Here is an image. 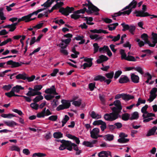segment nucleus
I'll use <instances>...</instances> for the list:
<instances>
[{
	"label": "nucleus",
	"instance_id": "nucleus-1",
	"mask_svg": "<svg viewBox=\"0 0 157 157\" xmlns=\"http://www.w3.org/2000/svg\"><path fill=\"white\" fill-rule=\"evenodd\" d=\"M62 144L59 147L60 150H63L65 149L69 151H72L73 149L75 151H78V146L71 141L62 140L61 141Z\"/></svg>",
	"mask_w": 157,
	"mask_h": 157
},
{
	"label": "nucleus",
	"instance_id": "nucleus-2",
	"mask_svg": "<svg viewBox=\"0 0 157 157\" xmlns=\"http://www.w3.org/2000/svg\"><path fill=\"white\" fill-rule=\"evenodd\" d=\"M119 117L121 118V115L114 112L109 113H106L104 116V118L105 120L110 121L116 120Z\"/></svg>",
	"mask_w": 157,
	"mask_h": 157
},
{
	"label": "nucleus",
	"instance_id": "nucleus-3",
	"mask_svg": "<svg viewBox=\"0 0 157 157\" xmlns=\"http://www.w3.org/2000/svg\"><path fill=\"white\" fill-rule=\"evenodd\" d=\"M146 9V6L145 5H142V10L138 11L135 10L134 14H136V16L137 17H145L150 15V14L147 12H145Z\"/></svg>",
	"mask_w": 157,
	"mask_h": 157
},
{
	"label": "nucleus",
	"instance_id": "nucleus-4",
	"mask_svg": "<svg viewBox=\"0 0 157 157\" xmlns=\"http://www.w3.org/2000/svg\"><path fill=\"white\" fill-rule=\"evenodd\" d=\"M113 104L116 107H113L111 108L112 111L119 114L122 109L121 101L119 100H116L113 102Z\"/></svg>",
	"mask_w": 157,
	"mask_h": 157
},
{
	"label": "nucleus",
	"instance_id": "nucleus-5",
	"mask_svg": "<svg viewBox=\"0 0 157 157\" xmlns=\"http://www.w3.org/2000/svg\"><path fill=\"white\" fill-rule=\"evenodd\" d=\"M74 8L72 7L67 6L65 8L64 7L61 8L59 10V12L65 16H67L69 13L74 11Z\"/></svg>",
	"mask_w": 157,
	"mask_h": 157
},
{
	"label": "nucleus",
	"instance_id": "nucleus-6",
	"mask_svg": "<svg viewBox=\"0 0 157 157\" xmlns=\"http://www.w3.org/2000/svg\"><path fill=\"white\" fill-rule=\"evenodd\" d=\"M122 98L123 99L125 100L128 101L131 99H133L134 98L133 96L128 94H118L116 95L115 97V99H118Z\"/></svg>",
	"mask_w": 157,
	"mask_h": 157
},
{
	"label": "nucleus",
	"instance_id": "nucleus-7",
	"mask_svg": "<svg viewBox=\"0 0 157 157\" xmlns=\"http://www.w3.org/2000/svg\"><path fill=\"white\" fill-rule=\"evenodd\" d=\"M88 3L87 6L88 7L89 10L86 11V12L88 14H91L92 13V11L97 12L98 11V8L94 5L90 1H87Z\"/></svg>",
	"mask_w": 157,
	"mask_h": 157
},
{
	"label": "nucleus",
	"instance_id": "nucleus-8",
	"mask_svg": "<svg viewBox=\"0 0 157 157\" xmlns=\"http://www.w3.org/2000/svg\"><path fill=\"white\" fill-rule=\"evenodd\" d=\"M21 62L19 63L18 62L13 61L12 60H10L6 62L7 65H11L12 68H15L19 67L21 65Z\"/></svg>",
	"mask_w": 157,
	"mask_h": 157
},
{
	"label": "nucleus",
	"instance_id": "nucleus-9",
	"mask_svg": "<svg viewBox=\"0 0 157 157\" xmlns=\"http://www.w3.org/2000/svg\"><path fill=\"white\" fill-rule=\"evenodd\" d=\"M91 137L94 139H97L98 137V129L95 128L93 129L90 132Z\"/></svg>",
	"mask_w": 157,
	"mask_h": 157
},
{
	"label": "nucleus",
	"instance_id": "nucleus-10",
	"mask_svg": "<svg viewBox=\"0 0 157 157\" xmlns=\"http://www.w3.org/2000/svg\"><path fill=\"white\" fill-rule=\"evenodd\" d=\"M129 82V79L125 75H122L119 79V82L120 83H126Z\"/></svg>",
	"mask_w": 157,
	"mask_h": 157
},
{
	"label": "nucleus",
	"instance_id": "nucleus-11",
	"mask_svg": "<svg viewBox=\"0 0 157 157\" xmlns=\"http://www.w3.org/2000/svg\"><path fill=\"white\" fill-rule=\"evenodd\" d=\"M99 81L101 82H104L107 85L109 84L112 81L111 79H107L105 77L100 75H99Z\"/></svg>",
	"mask_w": 157,
	"mask_h": 157
},
{
	"label": "nucleus",
	"instance_id": "nucleus-12",
	"mask_svg": "<svg viewBox=\"0 0 157 157\" xmlns=\"http://www.w3.org/2000/svg\"><path fill=\"white\" fill-rule=\"evenodd\" d=\"M131 79L132 81L134 83H138L139 82V76L132 73L131 75Z\"/></svg>",
	"mask_w": 157,
	"mask_h": 157
},
{
	"label": "nucleus",
	"instance_id": "nucleus-13",
	"mask_svg": "<svg viewBox=\"0 0 157 157\" xmlns=\"http://www.w3.org/2000/svg\"><path fill=\"white\" fill-rule=\"evenodd\" d=\"M4 122L7 126L10 127H13L14 126L18 125L17 123L13 121H4Z\"/></svg>",
	"mask_w": 157,
	"mask_h": 157
},
{
	"label": "nucleus",
	"instance_id": "nucleus-14",
	"mask_svg": "<svg viewBox=\"0 0 157 157\" xmlns=\"http://www.w3.org/2000/svg\"><path fill=\"white\" fill-rule=\"evenodd\" d=\"M109 155L111 156V153L109 151H102L99 153V157H108Z\"/></svg>",
	"mask_w": 157,
	"mask_h": 157
},
{
	"label": "nucleus",
	"instance_id": "nucleus-15",
	"mask_svg": "<svg viewBox=\"0 0 157 157\" xmlns=\"http://www.w3.org/2000/svg\"><path fill=\"white\" fill-rule=\"evenodd\" d=\"M109 59V58L105 56L101 55L99 56V64L107 61Z\"/></svg>",
	"mask_w": 157,
	"mask_h": 157
},
{
	"label": "nucleus",
	"instance_id": "nucleus-16",
	"mask_svg": "<svg viewBox=\"0 0 157 157\" xmlns=\"http://www.w3.org/2000/svg\"><path fill=\"white\" fill-rule=\"evenodd\" d=\"M157 129V126H155L153 127L152 128H151L148 131L146 136H149L152 135H154Z\"/></svg>",
	"mask_w": 157,
	"mask_h": 157
},
{
	"label": "nucleus",
	"instance_id": "nucleus-17",
	"mask_svg": "<svg viewBox=\"0 0 157 157\" xmlns=\"http://www.w3.org/2000/svg\"><path fill=\"white\" fill-rule=\"evenodd\" d=\"M61 103L64 105V107L65 109L69 108L71 106L70 102L68 100H61Z\"/></svg>",
	"mask_w": 157,
	"mask_h": 157
},
{
	"label": "nucleus",
	"instance_id": "nucleus-18",
	"mask_svg": "<svg viewBox=\"0 0 157 157\" xmlns=\"http://www.w3.org/2000/svg\"><path fill=\"white\" fill-rule=\"evenodd\" d=\"M24 88L22 87L21 86L16 85L12 88L11 90L13 91V93L15 92L18 93L21 90H23Z\"/></svg>",
	"mask_w": 157,
	"mask_h": 157
},
{
	"label": "nucleus",
	"instance_id": "nucleus-19",
	"mask_svg": "<svg viewBox=\"0 0 157 157\" xmlns=\"http://www.w3.org/2000/svg\"><path fill=\"white\" fill-rule=\"evenodd\" d=\"M99 125H101L100 128L102 131H104L106 128V123L101 120H99Z\"/></svg>",
	"mask_w": 157,
	"mask_h": 157
},
{
	"label": "nucleus",
	"instance_id": "nucleus-20",
	"mask_svg": "<svg viewBox=\"0 0 157 157\" xmlns=\"http://www.w3.org/2000/svg\"><path fill=\"white\" fill-rule=\"evenodd\" d=\"M118 23L111 24L107 25V27L109 31H112L115 29L116 27L118 25Z\"/></svg>",
	"mask_w": 157,
	"mask_h": 157
},
{
	"label": "nucleus",
	"instance_id": "nucleus-21",
	"mask_svg": "<svg viewBox=\"0 0 157 157\" xmlns=\"http://www.w3.org/2000/svg\"><path fill=\"white\" fill-rule=\"evenodd\" d=\"M26 74L25 73L20 74L16 76V78L17 79H22L25 80L27 78Z\"/></svg>",
	"mask_w": 157,
	"mask_h": 157
},
{
	"label": "nucleus",
	"instance_id": "nucleus-22",
	"mask_svg": "<svg viewBox=\"0 0 157 157\" xmlns=\"http://www.w3.org/2000/svg\"><path fill=\"white\" fill-rule=\"evenodd\" d=\"M3 28H8L10 29L9 32H13L16 28V27L12 24L4 26L2 27Z\"/></svg>",
	"mask_w": 157,
	"mask_h": 157
},
{
	"label": "nucleus",
	"instance_id": "nucleus-23",
	"mask_svg": "<svg viewBox=\"0 0 157 157\" xmlns=\"http://www.w3.org/2000/svg\"><path fill=\"white\" fill-rule=\"evenodd\" d=\"M139 117V115L137 112H134L131 114V117L130 118L131 120L137 119Z\"/></svg>",
	"mask_w": 157,
	"mask_h": 157
},
{
	"label": "nucleus",
	"instance_id": "nucleus-24",
	"mask_svg": "<svg viewBox=\"0 0 157 157\" xmlns=\"http://www.w3.org/2000/svg\"><path fill=\"white\" fill-rule=\"evenodd\" d=\"M109 48L108 46L104 45L102 47L99 48V52L101 53H104L108 50Z\"/></svg>",
	"mask_w": 157,
	"mask_h": 157
},
{
	"label": "nucleus",
	"instance_id": "nucleus-25",
	"mask_svg": "<svg viewBox=\"0 0 157 157\" xmlns=\"http://www.w3.org/2000/svg\"><path fill=\"white\" fill-rule=\"evenodd\" d=\"M120 52L121 55V59H124L126 60L127 56L124 50L123 49H121L120 50Z\"/></svg>",
	"mask_w": 157,
	"mask_h": 157
},
{
	"label": "nucleus",
	"instance_id": "nucleus-26",
	"mask_svg": "<svg viewBox=\"0 0 157 157\" xmlns=\"http://www.w3.org/2000/svg\"><path fill=\"white\" fill-rule=\"evenodd\" d=\"M55 88V86L53 85L50 88L46 89L44 92L46 94H52Z\"/></svg>",
	"mask_w": 157,
	"mask_h": 157
},
{
	"label": "nucleus",
	"instance_id": "nucleus-27",
	"mask_svg": "<svg viewBox=\"0 0 157 157\" xmlns=\"http://www.w3.org/2000/svg\"><path fill=\"white\" fill-rule=\"evenodd\" d=\"M130 114L128 113H124L121 116V119L122 120L124 121H128L129 119H130Z\"/></svg>",
	"mask_w": 157,
	"mask_h": 157
},
{
	"label": "nucleus",
	"instance_id": "nucleus-28",
	"mask_svg": "<svg viewBox=\"0 0 157 157\" xmlns=\"http://www.w3.org/2000/svg\"><path fill=\"white\" fill-rule=\"evenodd\" d=\"M53 136L55 138H59L63 137V135L60 132H58L53 133Z\"/></svg>",
	"mask_w": 157,
	"mask_h": 157
},
{
	"label": "nucleus",
	"instance_id": "nucleus-29",
	"mask_svg": "<svg viewBox=\"0 0 157 157\" xmlns=\"http://www.w3.org/2000/svg\"><path fill=\"white\" fill-rule=\"evenodd\" d=\"M99 98L101 101V103L103 105H105V99L104 95H101L100 94L99 95Z\"/></svg>",
	"mask_w": 157,
	"mask_h": 157
},
{
	"label": "nucleus",
	"instance_id": "nucleus-30",
	"mask_svg": "<svg viewBox=\"0 0 157 157\" xmlns=\"http://www.w3.org/2000/svg\"><path fill=\"white\" fill-rule=\"evenodd\" d=\"M77 14H78L77 13H75L74 11V13L71 14V18L72 19H74L75 20H76L79 18L80 17L82 18V17H83L81 15H78ZM82 16H83V15H82Z\"/></svg>",
	"mask_w": 157,
	"mask_h": 157
},
{
	"label": "nucleus",
	"instance_id": "nucleus-31",
	"mask_svg": "<svg viewBox=\"0 0 157 157\" xmlns=\"http://www.w3.org/2000/svg\"><path fill=\"white\" fill-rule=\"evenodd\" d=\"M151 35L152 36V38L153 40L152 42L155 44H155L157 43V33H152Z\"/></svg>",
	"mask_w": 157,
	"mask_h": 157
},
{
	"label": "nucleus",
	"instance_id": "nucleus-32",
	"mask_svg": "<svg viewBox=\"0 0 157 157\" xmlns=\"http://www.w3.org/2000/svg\"><path fill=\"white\" fill-rule=\"evenodd\" d=\"M137 2L135 0H133V1L129 4L130 7V9H131L132 10V9L135 8L137 5Z\"/></svg>",
	"mask_w": 157,
	"mask_h": 157
},
{
	"label": "nucleus",
	"instance_id": "nucleus-33",
	"mask_svg": "<svg viewBox=\"0 0 157 157\" xmlns=\"http://www.w3.org/2000/svg\"><path fill=\"white\" fill-rule=\"evenodd\" d=\"M69 117L67 115H65L64 118L62 121V127H63L64 125L67 121L69 120Z\"/></svg>",
	"mask_w": 157,
	"mask_h": 157
},
{
	"label": "nucleus",
	"instance_id": "nucleus-34",
	"mask_svg": "<svg viewBox=\"0 0 157 157\" xmlns=\"http://www.w3.org/2000/svg\"><path fill=\"white\" fill-rule=\"evenodd\" d=\"M43 99V96L40 95L36 97V98L33 100V101L34 102L36 103L39 101L42 100Z\"/></svg>",
	"mask_w": 157,
	"mask_h": 157
},
{
	"label": "nucleus",
	"instance_id": "nucleus-35",
	"mask_svg": "<svg viewBox=\"0 0 157 157\" xmlns=\"http://www.w3.org/2000/svg\"><path fill=\"white\" fill-rule=\"evenodd\" d=\"M23 21H24L25 22H28L30 21V18L31 17L30 14H29L27 15H26L22 17Z\"/></svg>",
	"mask_w": 157,
	"mask_h": 157
},
{
	"label": "nucleus",
	"instance_id": "nucleus-36",
	"mask_svg": "<svg viewBox=\"0 0 157 157\" xmlns=\"http://www.w3.org/2000/svg\"><path fill=\"white\" fill-rule=\"evenodd\" d=\"M86 7H84L83 9H81L79 10H77L75 11V13L79 14L80 13H84L85 12H86Z\"/></svg>",
	"mask_w": 157,
	"mask_h": 157
},
{
	"label": "nucleus",
	"instance_id": "nucleus-37",
	"mask_svg": "<svg viewBox=\"0 0 157 157\" xmlns=\"http://www.w3.org/2000/svg\"><path fill=\"white\" fill-rule=\"evenodd\" d=\"M105 75L106 77L108 78V79H112L113 77L114 72H113L112 71L110 72L106 73Z\"/></svg>",
	"mask_w": 157,
	"mask_h": 157
},
{
	"label": "nucleus",
	"instance_id": "nucleus-38",
	"mask_svg": "<svg viewBox=\"0 0 157 157\" xmlns=\"http://www.w3.org/2000/svg\"><path fill=\"white\" fill-rule=\"evenodd\" d=\"M129 141V139L125 138H120L118 140V142L120 143H126Z\"/></svg>",
	"mask_w": 157,
	"mask_h": 157
},
{
	"label": "nucleus",
	"instance_id": "nucleus-39",
	"mask_svg": "<svg viewBox=\"0 0 157 157\" xmlns=\"http://www.w3.org/2000/svg\"><path fill=\"white\" fill-rule=\"evenodd\" d=\"M135 40L138 42V45L141 48L144 45V43L143 41L140 40V39L138 38L136 39Z\"/></svg>",
	"mask_w": 157,
	"mask_h": 157
},
{
	"label": "nucleus",
	"instance_id": "nucleus-40",
	"mask_svg": "<svg viewBox=\"0 0 157 157\" xmlns=\"http://www.w3.org/2000/svg\"><path fill=\"white\" fill-rule=\"evenodd\" d=\"M104 137L108 141H111L114 139V136L113 135L107 134L104 136Z\"/></svg>",
	"mask_w": 157,
	"mask_h": 157
},
{
	"label": "nucleus",
	"instance_id": "nucleus-41",
	"mask_svg": "<svg viewBox=\"0 0 157 157\" xmlns=\"http://www.w3.org/2000/svg\"><path fill=\"white\" fill-rule=\"evenodd\" d=\"M63 5V2H57L56 4L54 5L53 6L56 10L58 8H60Z\"/></svg>",
	"mask_w": 157,
	"mask_h": 157
},
{
	"label": "nucleus",
	"instance_id": "nucleus-42",
	"mask_svg": "<svg viewBox=\"0 0 157 157\" xmlns=\"http://www.w3.org/2000/svg\"><path fill=\"white\" fill-rule=\"evenodd\" d=\"M126 60L134 62L136 61V59L134 56L129 55H128L127 56Z\"/></svg>",
	"mask_w": 157,
	"mask_h": 157
},
{
	"label": "nucleus",
	"instance_id": "nucleus-43",
	"mask_svg": "<svg viewBox=\"0 0 157 157\" xmlns=\"http://www.w3.org/2000/svg\"><path fill=\"white\" fill-rule=\"evenodd\" d=\"M46 155V154L41 153H35L33 155V157H36V156L39 157H42L45 156Z\"/></svg>",
	"mask_w": 157,
	"mask_h": 157
},
{
	"label": "nucleus",
	"instance_id": "nucleus-44",
	"mask_svg": "<svg viewBox=\"0 0 157 157\" xmlns=\"http://www.w3.org/2000/svg\"><path fill=\"white\" fill-rule=\"evenodd\" d=\"M146 114H147V115L146 116H145L144 114H143L142 115V117H143L144 119L151 117H154L155 116V114L154 113H149L148 112Z\"/></svg>",
	"mask_w": 157,
	"mask_h": 157
},
{
	"label": "nucleus",
	"instance_id": "nucleus-45",
	"mask_svg": "<svg viewBox=\"0 0 157 157\" xmlns=\"http://www.w3.org/2000/svg\"><path fill=\"white\" fill-rule=\"evenodd\" d=\"M81 104V100L79 99L78 101H74L73 102L72 104L75 106H79Z\"/></svg>",
	"mask_w": 157,
	"mask_h": 157
},
{
	"label": "nucleus",
	"instance_id": "nucleus-46",
	"mask_svg": "<svg viewBox=\"0 0 157 157\" xmlns=\"http://www.w3.org/2000/svg\"><path fill=\"white\" fill-rule=\"evenodd\" d=\"M10 149L12 151H15L18 152L20 151V148L18 146L13 145L10 147Z\"/></svg>",
	"mask_w": 157,
	"mask_h": 157
},
{
	"label": "nucleus",
	"instance_id": "nucleus-47",
	"mask_svg": "<svg viewBox=\"0 0 157 157\" xmlns=\"http://www.w3.org/2000/svg\"><path fill=\"white\" fill-rule=\"evenodd\" d=\"M82 144L87 147H93L92 143L87 141H84L82 143Z\"/></svg>",
	"mask_w": 157,
	"mask_h": 157
},
{
	"label": "nucleus",
	"instance_id": "nucleus-48",
	"mask_svg": "<svg viewBox=\"0 0 157 157\" xmlns=\"http://www.w3.org/2000/svg\"><path fill=\"white\" fill-rule=\"evenodd\" d=\"M121 25L122 26L123 29H122V31H124L126 30H128L129 29V26L128 24H125L124 23H122L121 24Z\"/></svg>",
	"mask_w": 157,
	"mask_h": 157
},
{
	"label": "nucleus",
	"instance_id": "nucleus-49",
	"mask_svg": "<svg viewBox=\"0 0 157 157\" xmlns=\"http://www.w3.org/2000/svg\"><path fill=\"white\" fill-rule=\"evenodd\" d=\"M101 20H102L104 22L107 24L110 23H112L113 21L112 20V19L108 18H102Z\"/></svg>",
	"mask_w": 157,
	"mask_h": 157
},
{
	"label": "nucleus",
	"instance_id": "nucleus-50",
	"mask_svg": "<svg viewBox=\"0 0 157 157\" xmlns=\"http://www.w3.org/2000/svg\"><path fill=\"white\" fill-rule=\"evenodd\" d=\"M148 107V105H146L144 106L141 109V111L142 113H144V114H145L147 113V110Z\"/></svg>",
	"mask_w": 157,
	"mask_h": 157
},
{
	"label": "nucleus",
	"instance_id": "nucleus-51",
	"mask_svg": "<svg viewBox=\"0 0 157 157\" xmlns=\"http://www.w3.org/2000/svg\"><path fill=\"white\" fill-rule=\"evenodd\" d=\"M30 106L33 109L36 110L38 109L39 105L36 103L34 102L31 104Z\"/></svg>",
	"mask_w": 157,
	"mask_h": 157
},
{
	"label": "nucleus",
	"instance_id": "nucleus-52",
	"mask_svg": "<svg viewBox=\"0 0 157 157\" xmlns=\"http://www.w3.org/2000/svg\"><path fill=\"white\" fill-rule=\"evenodd\" d=\"M45 98L47 100L49 101L51 100L55 97L54 96L52 95L51 94H48L44 95Z\"/></svg>",
	"mask_w": 157,
	"mask_h": 157
},
{
	"label": "nucleus",
	"instance_id": "nucleus-53",
	"mask_svg": "<svg viewBox=\"0 0 157 157\" xmlns=\"http://www.w3.org/2000/svg\"><path fill=\"white\" fill-rule=\"evenodd\" d=\"M58 118L57 115H52L48 118V119L52 121H56Z\"/></svg>",
	"mask_w": 157,
	"mask_h": 157
},
{
	"label": "nucleus",
	"instance_id": "nucleus-54",
	"mask_svg": "<svg viewBox=\"0 0 157 157\" xmlns=\"http://www.w3.org/2000/svg\"><path fill=\"white\" fill-rule=\"evenodd\" d=\"M136 29V27L134 25H131L129 26V32L132 34H134V32L135 31Z\"/></svg>",
	"mask_w": 157,
	"mask_h": 157
},
{
	"label": "nucleus",
	"instance_id": "nucleus-55",
	"mask_svg": "<svg viewBox=\"0 0 157 157\" xmlns=\"http://www.w3.org/2000/svg\"><path fill=\"white\" fill-rule=\"evenodd\" d=\"M96 88L95 83H91L89 84V88L90 91H93Z\"/></svg>",
	"mask_w": 157,
	"mask_h": 157
},
{
	"label": "nucleus",
	"instance_id": "nucleus-56",
	"mask_svg": "<svg viewBox=\"0 0 157 157\" xmlns=\"http://www.w3.org/2000/svg\"><path fill=\"white\" fill-rule=\"evenodd\" d=\"M144 41V44H148L149 46L151 47H153L155 46V44L153 43V44H151L150 41L148 40V38H147V39H146Z\"/></svg>",
	"mask_w": 157,
	"mask_h": 157
},
{
	"label": "nucleus",
	"instance_id": "nucleus-57",
	"mask_svg": "<svg viewBox=\"0 0 157 157\" xmlns=\"http://www.w3.org/2000/svg\"><path fill=\"white\" fill-rule=\"evenodd\" d=\"M89 37L92 40L95 39L97 40H98V34H93L91 33Z\"/></svg>",
	"mask_w": 157,
	"mask_h": 157
},
{
	"label": "nucleus",
	"instance_id": "nucleus-58",
	"mask_svg": "<svg viewBox=\"0 0 157 157\" xmlns=\"http://www.w3.org/2000/svg\"><path fill=\"white\" fill-rule=\"evenodd\" d=\"M122 72L121 71H118L115 72V74L114 78L115 79L117 78L122 74Z\"/></svg>",
	"mask_w": 157,
	"mask_h": 157
},
{
	"label": "nucleus",
	"instance_id": "nucleus-59",
	"mask_svg": "<svg viewBox=\"0 0 157 157\" xmlns=\"http://www.w3.org/2000/svg\"><path fill=\"white\" fill-rule=\"evenodd\" d=\"M157 95H151L150 94L149 98L147 100L148 101H149L150 102H152L153 100L156 97Z\"/></svg>",
	"mask_w": 157,
	"mask_h": 157
},
{
	"label": "nucleus",
	"instance_id": "nucleus-60",
	"mask_svg": "<svg viewBox=\"0 0 157 157\" xmlns=\"http://www.w3.org/2000/svg\"><path fill=\"white\" fill-rule=\"evenodd\" d=\"M132 10L131 9H129L128 10L124 11L123 12H122V15H125L127 14L129 15L130 13L132 12Z\"/></svg>",
	"mask_w": 157,
	"mask_h": 157
},
{
	"label": "nucleus",
	"instance_id": "nucleus-61",
	"mask_svg": "<svg viewBox=\"0 0 157 157\" xmlns=\"http://www.w3.org/2000/svg\"><path fill=\"white\" fill-rule=\"evenodd\" d=\"M94 47V53H95L98 51V44L97 43L93 44Z\"/></svg>",
	"mask_w": 157,
	"mask_h": 157
},
{
	"label": "nucleus",
	"instance_id": "nucleus-62",
	"mask_svg": "<svg viewBox=\"0 0 157 157\" xmlns=\"http://www.w3.org/2000/svg\"><path fill=\"white\" fill-rule=\"evenodd\" d=\"M135 70L140 73L141 75H143L144 73L142 69L140 67H137L136 68L135 67Z\"/></svg>",
	"mask_w": 157,
	"mask_h": 157
},
{
	"label": "nucleus",
	"instance_id": "nucleus-63",
	"mask_svg": "<svg viewBox=\"0 0 157 157\" xmlns=\"http://www.w3.org/2000/svg\"><path fill=\"white\" fill-rule=\"evenodd\" d=\"M34 91H39L42 88V86L41 85H36L34 87Z\"/></svg>",
	"mask_w": 157,
	"mask_h": 157
},
{
	"label": "nucleus",
	"instance_id": "nucleus-64",
	"mask_svg": "<svg viewBox=\"0 0 157 157\" xmlns=\"http://www.w3.org/2000/svg\"><path fill=\"white\" fill-rule=\"evenodd\" d=\"M157 92V88L154 87L153 88L150 92V94L151 95H157L156 93Z\"/></svg>",
	"mask_w": 157,
	"mask_h": 157
}]
</instances>
